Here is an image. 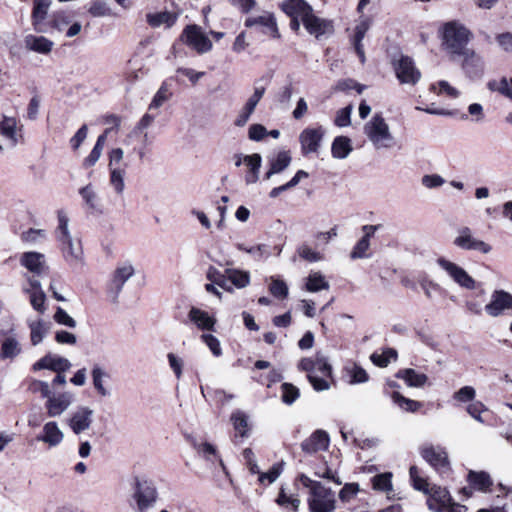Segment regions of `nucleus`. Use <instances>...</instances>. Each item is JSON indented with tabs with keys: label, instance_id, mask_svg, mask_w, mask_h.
I'll list each match as a JSON object with an SVG mask.
<instances>
[{
	"label": "nucleus",
	"instance_id": "f257e3e1",
	"mask_svg": "<svg viewBox=\"0 0 512 512\" xmlns=\"http://www.w3.org/2000/svg\"><path fill=\"white\" fill-rule=\"evenodd\" d=\"M440 34L443 49L452 57H463L465 64L469 59L480 60L479 56L467 47L473 34L463 23L456 20L446 22L441 27Z\"/></svg>",
	"mask_w": 512,
	"mask_h": 512
},
{
	"label": "nucleus",
	"instance_id": "f03ea898",
	"mask_svg": "<svg viewBox=\"0 0 512 512\" xmlns=\"http://www.w3.org/2000/svg\"><path fill=\"white\" fill-rule=\"evenodd\" d=\"M57 218L58 226L56 229V237L61 244L64 259L71 266H82L84 264L82 244L79 239L72 237L69 231V218L66 212L59 210Z\"/></svg>",
	"mask_w": 512,
	"mask_h": 512
},
{
	"label": "nucleus",
	"instance_id": "7ed1b4c3",
	"mask_svg": "<svg viewBox=\"0 0 512 512\" xmlns=\"http://www.w3.org/2000/svg\"><path fill=\"white\" fill-rule=\"evenodd\" d=\"M363 132L376 150H389L394 147L396 139L389 124L380 113L374 114L363 127Z\"/></svg>",
	"mask_w": 512,
	"mask_h": 512
},
{
	"label": "nucleus",
	"instance_id": "20e7f679",
	"mask_svg": "<svg viewBox=\"0 0 512 512\" xmlns=\"http://www.w3.org/2000/svg\"><path fill=\"white\" fill-rule=\"evenodd\" d=\"M428 508L434 512H466L467 508L453 502L448 490L439 486L431 487L427 498Z\"/></svg>",
	"mask_w": 512,
	"mask_h": 512
},
{
	"label": "nucleus",
	"instance_id": "39448f33",
	"mask_svg": "<svg viewBox=\"0 0 512 512\" xmlns=\"http://www.w3.org/2000/svg\"><path fill=\"white\" fill-rule=\"evenodd\" d=\"M158 498L155 485L148 480H135L133 499L136 502V511L146 512L152 508Z\"/></svg>",
	"mask_w": 512,
	"mask_h": 512
},
{
	"label": "nucleus",
	"instance_id": "423d86ee",
	"mask_svg": "<svg viewBox=\"0 0 512 512\" xmlns=\"http://www.w3.org/2000/svg\"><path fill=\"white\" fill-rule=\"evenodd\" d=\"M436 263L460 287L468 290L476 288V281L458 264L445 257H438Z\"/></svg>",
	"mask_w": 512,
	"mask_h": 512
},
{
	"label": "nucleus",
	"instance_id": "0eeeda50",
	"mask_svg": "<svg viewBox=\"0 0 512 512\" xmlns=\"http://www.w3.org/2000/svg\"><path fill=\"white\" fill-rule=\"evenodd\" d=\"M420 454L440 474L450 471V462L445 448L425 444L420 448Z\"/></svg>",
	"mask_w": 512,
	"mask_h": 512
},
{
	"label": "nucleus",
	"instance_id": "6e6552de",
	"mask_svg": "<svg viewBox=\"0 0 512 512\" xmlns=\"http://www.w3.org/2000/svg\"><path fill=\"white\" fill-rule=\"evenodd\" d=\"M454 246L466 251H478L488 254L492 247L488 243L476 238L469 227H461L453 240Z\"/></svg>",
	"mask_w": 512,
	"mask_h": 512
},
{
	"label": "nucleus",
	"instance_id": "1a4fd4ad",
	"mask_svg": "<svg viewBox=\"0 0 512 512\" xmlns=\"http://www.w3.org/2000/svg\"><path fill=\"white\" fill-rule=\"evenodd\" d=\"M335 494L325 486H317L308 498L310 512H332L335 509Z\"/></svg>",
	"mask_w": 512,
	"mask_h": 512
},
{
	"label": "nucleus",
	"instance_id": "9d476101",
	"mask_svg": "<svg viewBox=\"0 0 512 512\" xmlns=\"http://www.w3.org/2000/svg\"><path fill=\"white\" fill-rule=\"evenodd\" d=\"M395 73L401 84L415 85L421 79V72L414 61L408 56H402L395 64Z\"/></svg>",
	"mask_w": 512,
	"mask_h": 512
},
{
	"label": "nucleus",
	"instance_id": "9b49d317",
	"mask_svg": "<svg viewBox=\"0 0 512 512\" xmlns=\"http://www.w3.org/2000/svg\"><path fill=\"white\" fill-rule=\"evenodd\" d=\"M94 418V411L87 406L78 407L68 418L67 425L76 435L90 429Z\"/></svg>",
	"mask_w": 512,
	"mask_h": 512
},
{
	"label": "nucleus",
	"instance_id": "f8f14e48",
	"mask_svg": "<svg viewBox=\"0 0 512 512\" xmlns=\"http://www.w3.org/2000/svg\"><path fill=\"white\" fill-rule=\"evenodd\" d=\"M324 133L325 131L322 127L305 128L299 135L302 154L317 153L321 147Z\"/></svg>",
	"mask_w": 512,
	"mask_h": 512
},
{
	"label": "nucleus",
	"instance_id": "ddd939ff",
	"mask_svg": "<svg viewBox=\"0 0 512 512\" xmlns=\"http://www.w3.org/2000/svg\"><path fill=\"white\" fill-rule=\"evenodd\" d=\"M183 37H185L186 43L198 53H206L212 49L211 41L197 25L187 26L183 31Z\"/></svg>",
	"mask_w": 512,
	"mask_h": 512
},
{
	"label": "nucleus",
	"instance_id": "4468645a",
	"mask_svg": "<svg viewBox=\"0 0 512 512\" xmlns=\"http://www.w3.org/2000/svg\"><path fill=\"white\" fill-rule=\"evenodd\" d=\"M20 264L26 268L31 277L36 278L48 273V265L46 264L45 255L35 251L24 252L20 256Z\"/></svg>",
	"mask_w": 512,
	"mask_h": 512
},
{
	"label": "nucleus",
	"instance_id": "2eb2a0df",
	"mask_svg": "<svg viewBox=\"0 0 512 512\" xmlns=\"http://www.w3.org/2000/svg\"><path fill=\"white\" fill-rule=\"evenodd\" d=\"M0 359H14L22 351L20 342L14 332V329L0 330Z\"/></svg>",
	"mask_w": 512,
	"mask_h": 512
},
{
	"label": "nucleus",
	"instance_id": "dca6fc26",
	"mask_svg": "<svg viewBox=\"0 0 512 512\" xmlns=\"http://www.w3.org/2000/svg\"><path fill=\"white\" fill-rule=\"evenodd\" d=\"M508 310H512V294L504 290H495L485 311L492 317H498Z\"/></svg>",
	"mask_w": 512,
	"mask_h": 512
},
{
	"label": "nucleus",
	"instance_id": "f3484780",
	"mask_svg": "<svg viewBox=\"0 0 512 512\" xmlns=\"http://www.w3.org/2000/svg\"><path fill=\"white\" fill-rule=\"evenodd\" d=\"M245 26L249 28H260L263 33L273 38L279 37V31L275 17L270 12H263L260 15L248 17L245 20Z\"/></svg>",
	"mask_w": 512,
	"mask_h": 512
},
{
	"label": "nucleus",
	"instance_id": "a211bd4d",
	"mask_svg": "<svg viewBox=\"0 0 512 512\" xmlns=\"http://www.w3.org/2000/svg\"><path fill=\"white\" fill-rule=\"evenodd\" d=\"M298 368L308 373L320 374L325 377L332 376V367L327 359L320 353L314 358H303L298 364Z\"/></svg>",
	"mask_w": 512,
	"mask_h": 512
},
{
	"label": "nucleus",
	"instance_id": "6ab92c4d",
	"mask_svg": "<svg viewBox=\"0 0 512 512\" xmlns=\"http://www.w3.org/2000/svg\"><path fill=\"white\" fill-rule=\"evenodd\" d=\"M28 287H24L23 291L29 295L30 304L39 313L46 311L45 301L46 295L42 289L41 283L34 277H27Z\"/></svg>",
	"mask_w": 512,
	"mask_h": 512
},
{
	"label": "nucleus",
	"instance_id": "aec40b11",
	"mask_svg": "<svg viewBox=\"0 0 512 512\" xmlns=\"http://www.w3.org/2000/svg\"><path fill=\"white\" fill-rule=\"evenodd\" d=\"M73 403V395L69 392H63L58 395H50L45 403V408L49 417H58L62 415Z\"/></svg>",
	"mask_w": 512,
	"mask_h": 512
},
{
	"label": "nucleus",
	"instance_id": "412c9836",
	"mask_svg": "<svg viewBox=\"0 0 512 512\" xmlns=\"http://www.w3.org/2000/svg\"><path fill=\"white\" fill-rule=\"evenodd\" d=\"M71 367V363L68 359L58 356L47 354L32 366L34 371L48 369L57 373H63Z\"/></svg>",
	"mask_w": 512,
	"mask_h": 512
},
{
	"label": "nucleus",
	"instance_id": "4be33fe9",
	"mask_svg": "<svg viewBox=\"0 0 512 512\" xmlns=\"http://www.w3.org/2000/svg\"><path fill=\"white\" fill-rule=\"evenodd\" d=\"M467 481L470 485L469 488H463L462 492L468 497L471 496V489L488 492L490 487L493 485V481L490 475L485 471H474L469 470L467 475Z\"/></svg>",
	"mask_w": 512,
	"mask_h": 512
},
{
	"label": "nucleus",
	"instance_id": "5701e85b",
	"mask_svg": "<svg viewBox=\"0 0 512 512\" xmlns=\"http://www.w3.org/2000/svg\"><path fill=\"white\" fill-rule=\"evenodd\" d=\"M302 24L307 32L316 38L333 32L332 22L316 16L313 11L302 21Z\"/></svg>",
	"mask_w": 512,
	"mask_h": 512
},
{
	"label": "nucleus",
	"instance_id": "b1692460",
	"mask_svg": "<svg viewBox=\"0 0 512 512\" xmlns=\"http://www.w3.org/2000/svg\"><path fill=\"white\" fill-rule=\"evenodd\" d=\"M329 443L330 438L328 433L319 429L302 442L301 448L305 453L314 454L326 450L329 447Z\"/></svg>",
	"mask_w": 512,
	"mask_h": 512
},
{
	"label": "nucleus",
	"instance_id": "393cba45",
	"mask_svg": "<svg viewBox=\"0 0 512 512\" xmlns=\"http://www.w3.org/2000/svg\"><path fill=\"white\" fill-rule=\"evenodd\" d=\"M134 273L135 269L130 263H124L115 269L110 284L114 299H117L125 283L134 275Z\"/></svg>",
	"mask_w": 512,
	"mask_h": 512
},
{
	"label": "nucleus",
	"instance_id": "a878e982",
	"mask_svg": "<svg viewBox=\"0 0 512 512\" xmlns=\"http://www.w3.org/2000/svg\"><path fill=\"white\" fill-rule=\"evenodd\" d=\"M280 8L290 18H299L301 22L313 11L311 5L305 0H284Z\"/></svg>",
	"mask_w": 512,
	"mask_h": 512
},
{
	"label": "nucleus",
	"instance_id": "bb28decb",
	"mask_svg": "<svg viewBox=\"0 0 512 512\" xmlns=\"http://www.w3.org/2000/svg\"><path fill=\"white\" fill-rule=\"evenodd\" d=\"M36 439L49 447H56L63 442L64 433L57 422L49 421L44 424L41 434Z\"/></svg>",
	"mask_w": 512,
	"mask_h": 512
},
{
	"label": "nucleus",
	"instance_id": "cd10ccee",
	"mask_svg": "<svg viewBox=\"0 0 512 512\" xmlns=\"http://www.w3.org/2000/svg\"><path fill=\"white\" fill-rule=\"evenodd\" d=\"M51 0H34L32 12V24L36 32L45 33L47 31L46 18Z\"/></svg>",
	"mask_w": 512,
	"mask_h": 512
},
{
	"label": "nucleus",
	"instance_id": "c85d7f7f",
	"mask_svg": "<svg viewBox=\"0 0 512 512\" xmlns=\"http://www.w3.org/2000/svg\"><path fill=\"white\" fill-rule=\"evenodd\" d=\"M19 131L17 120L14 117L2 115L0 117V135L3 136L10 147H15L18 143Z\"/></svg>",
	"mask_w": 512,
	"mask_h": 512
},
{
	"label": "nucleus",
	"instance_id": "c756f323",
	"mask_svg": "<svg viewBox=\"0 0 512 512\" xmlns=\"http://www.w3.org/2000/svg\"><path fill=\"white\" fill-rule=\"evenodd\" d=\"M24 45L30 51L46 55L52 51L54 42L44 36L29 34L24 38Z\"/></svg>",
	"mask_w": 512,
	"mask_h": 512
},
{
	"label": "nucleus",
	"instance_id": "7c9ffc66",
	"mask_svg": "<svg viewBox=\"0 0 512 512\" xmlns=\"http://www.w3.org/2000/svg\"><path fill=\"white\" fill-rule=\"evenodd\" d=\"M188 318L201 330H214L216 320L204 310L192 307L188 313Z\"/></svg>",
	"mask_w": 512,
	"mask_h": 512
},
{
	"label": "nucleus",
	"instance_id": "2f4dec72",
	"mask_svg": "<svg viewBox=\"0 0 512 512\" xmlns=\"http://www.w3.org/2000/svg\"><path fill=\"white\" fill-rule=\"evenodd\" d=\"M194 449L196 450L199 457L210 463L219 462L221 468L225 470L223 460L221 459L216 447L213 444L208 442L194 443Z\"/></svg>",
	"mask_w": 512,
	"mask_h": 512
},
{
	"label": "nucleus",
	"instance_id": "473e14b6",
	"mask_svg": "<svg viewBox=\"0 0 512 512\" xmlns=\"http://www.w3.org/2000/svg\"><path fill=\"white\" fill-rule=\"evenodd\" d=\"M396 377L404 380L407 386L416 388L423 387L428 380L426 374L418 373L412 368L399 370Z\"/></svg>",
	"mask_w": 512,
	"mask_h": 512
},
{
	"label": "nucleus",
	"instance_id": "72a5a7b5",
	"mask_svg": "<svg viewBox=\"0 0 512 512\" xmlns=\"http://www.w3.org/2000/svg\"><path fill=\"white\" fill-rule=\"evenodd\" d=\"M30 329V340L33 346L40 344L50 330L51 324L41 319L30 321L28 323Z\"/></svg>",
	"mask_w": 512,
	"mask_h": 512
},
{
	"label": "nucleus",
	"instance_id": "f704fd0d",
	"mask_svg": "<svg viewBox=\"0 0 512 512\" xmlns=\"http://www.w3.org/2000/svg\"><path fill=\"white\" fill-rule=\"evenodd\" d=\"M291 163V156L288 151L279 152L270 160V168L265 174V179H270L274 174L281 173Z\"/></svg>",
	"mask_w": 512,
	"mask_h": 512
},
{
	"label": "nucleus",
	"instance_id": "c9c22d12",
	"mask_svg": "<svg viewBox=\"0 0 512 512\" xmlns=\"http://www.w3.org/2000/svg\"><path fill=\"white\" fill-rule=\"evenodd\" d=\"M351 139L346 136H337L331 146V154L335 159H345L352 152Z\"/></svg>",
	"mask_w": 512,
	"mask_h": 512
},
{
	"label": "nucleus",
	"instance_id": "e433bc0d",
	"mask_svg": "<svg viewBox=\"0 0 512 512\" xmlns=\"http://www.w3.org/2000/svg\"><path fill=\"white\" fill-rule=\"evenodd\" d=\"M177 20V15L168 11L157 12V13H148L146 15L147 23L153 27L158 28L161 25H166V27H172Z\"/></svg>",
	"mask_w": 512,
	"mask_h": 512
},
{
	"label": "nucleus",
	"instance_id": "4c0bfd02",
	"mask_svg": "<svg viewBox=\"0 0 512 512\" xmlns=\"http://www.w3.org/2000/svg\"><path fill=\"white\" fill-rule=\"evenodd\" d=\"M370 28V21L367 18H363L359 21V23L355 27V35H354V47L356 50L357 55L360 58V61L364 63L365 61V54L364 49L362 45V40L365 37L366 32Z\"/></svg>",
	"mask_w": 512,
	"mask_h": 512
},
{
	"label": "nucleus",
	"instance_id": "58836bf2",
	"mask_svg": "<svg viewBox=\"0 0 512 512\" xmlns=\"http://www.w3.org/2000/svg\"><path fill=\"white\" fill-rule=\"evenodd\" d=\"M108 132H109V130L107 129L103 134L98 136L93 149L91 150L90 154L83 161L84 168L93 167L97 163V161L100 159L106 139H107Z\"/></svg>",
	"mask_w": 512,
	"mask_h": 512
},
{
	"label": "nucleus",
	"instance_id": "ea45409f",
	"mask_svg": "<svg viewBox=\"0 0 512 512\" xmlns=\"http://www.w3.org/2000/svg\"><path fill=\"white\" fill-rule=\"evenodd\" d=\"M226 274L228 277V283L230 282L231 286L236 287L238 289H242L247 287L250 284V274L248 271H243L234 268H227Z\"/></svg>",
	"mask_w": 512,
	"mask_h": 512
},
{
	"label": "nucleus",
	"instance_id": "a19ab883",
	"mask_svg": "<svg viewBox=\"0 0 512 512\" xmlns=\"http://www.w3.org/2000/svg\"><path fill=\"white\" fill-rule=\"evenodd\" d=\"M109 169V184L117 195H122L125 190V176L126 169L123 168H108Z\"/></svg>",
	"mask_w": 512,
	"mask_h": 512
},
{
	"label": "nucleus",
	"instance_id": "79ce46f5",
	"mask_svg": "<svg viewBox=\"0 0 512 512\" xmlns=\"http://www.w3.org/2000/svg\"><path fill=\"white\" fill-rule=\"evenodd\" d=\"M329 287V283L320 272H311L306 279L305 288L309 292L328 290Z\"/></svg>",
	"mask_w": 512,
	"mask_h": 512
},
{
	"label": "nucleus",
	"instance_id": "37998d69",
	"mask_svg": "<svg viewBox=\"0 0 512 512\" xmlns=\"http://www.w3.org/2000/svg\"><path fill=\"white\" fill-rule=\"evenodd\" d=\"M207 279L212 282L213 284H216L217 286L221 287L227 292L232 293L233 288L228 283V277L226 274V271L224 273H221L218 269H216L213 266H210L206 273Z\"/></svg>",
	"mask_w": 512,
	"mask_h": 512
},
{
	"label": "nucleus",
	"instance_id": "c03bdc74",
	"mask_svg": "<svg viewBox=\"0 0 512 512\" xmlns=\"http://www.w3.org/2000/svg\"><path fill=\"white\" fill-rule=\"evenodd\" d=\"M244 163L249 167L251 174L246 177L248 184L257 182L259 178V169L261 167L262 158L259 154L255 153L243 157Z\"/></svg>",
	"mask_w": 512,
	"mask_h": 512
},
{
	"label": "nucleus",
	"instance_id": "a18cd8bd",
	"mask_svg": "<svg viewBox=\"0 0 512 512\" xmlns=\"http://www.w3.org/2000/svg\"><path fill=\"white\" fill-rule=\"evenodd\" d=\"M93 386L102 397L110 395L109 390L104 386V380L108 377V374L100 366L95 365L92 369Z\"/></svg>",
	"mask_w": 512,
	"mask_h": 512
},
{
	"label": "nucleus",
	"instance_id": "49530a36",
	"mask_svg": "<svg viewBox=\"0 0 512 512\" xmlns=\"http://www.w3.org/2000/svg\"><path fill=\"white\" fill-rule=\"evenodd\" d=\"M231 421L233 423V427H234L235 431L237 432V434L240 437H246L248 434V417H247V415L244 412L237 410L232 413Z\"/></svg>",
	"mask_w": 512,
	"mask_h": 512
},
{
	"label": "nucleus",
	"instance_id": "de8ad7c7",
	"mask_svg": "<svg viewBox=\"0 0 512 512\" xmlns=\"http://www.w3.org/2000/svg\"><path fill=\"white\" fill-rule=\"evenodd\" d=\"M391 398L402 410L407 412H416L422 406L418 401L409 399L401 395L399 392H393Z\"/></svg>",
	"mask_w": 512,
	"mask_h": 512
},
{
	"label": "nucleus",
	"instance_id": "09e8293b",
	"mask_svg": "<svg viewBox=\"0 0 512 512\" xmlns=\"http://www.w3.org/2000/svg\"><path fill=\"white\" fill-rule=\"evenodd\" d=\"M370 359L376 366L386 367L391 361H395L397 359V352L392 348H388L382 353L371 354Z\"/></svg>",
	"mask_w": 512,
	"mask_h": 512
},
{
	"label": "nucleus",
	"instance_id": "8fccbe9b",
	"mask_svg": "<svg viewBox=\"0 0 512 512\" xmlns=\"http://www.w3.org/2000/svg\"><path fill=\"white\" fill-rule=\"evenodd\" d=\"M285 466V461L275 463L267 472L259 473V482L264 484L267 481L269 484L274 483L282 474Z\"/></svg>",
	"mask_w": 512,
	"mask_h": 512
},
{
	"label": "nucleus",
	"instance_id": "3c124183",
	"mask_svg": "<svg viewBox=\"0 0 512 512\" xmlns=\"http://www.w3.org/2000/svg\"><path fill=\"white\" fill-rule=\"evenodd\" d=\"M270 280H271V283L269 286L270 293L278 299H285L289 293V288H288L287 284L283 280H280L279 278L274 277V276H272L270 278Z\"/></svg>",
	"mask_w": 512,
	"mask_h": 512
},
{
	"label": "nucleus",
	"instance_id": "603ef678",
	"mask_svg": "<svg viewBox=\"0 0 512 512\" xmlns=\"http://www.w3.org/2000/svg\"><path fill=\"white\" fill-rule=\"evenodd\" d=\"M79 194L90 209L96 210L98 208V195L91 184L82 187Z\"/></svg>",
	"mask_w": 512,
	"mask_h": 512
},
{
	"label": "nucleus",
	"instance_id": "864d4df0",
	"mask_svg": "<svg viewBox=\"0 0 512 512\" xmlns=\"http://www.w3.org/2000/svg\"><path fill=\"white\" fill-rule=\"evenodd\" d=\"M348 376L350 377V384L365 383L369 380L368 373L357 364H353L351 367L346 369Z\"/></svg>",
	"mask_w": 512,
	"mask_h": 512
},
{
	"label": "nucleus",
	"instance_id": "5fc2aeb1",
	"mask_svg": "<svg viewBox=\"0 0 512 512\" xmlns=\"http://www.w3.org/2000/svg\"><path fill=\"white\" fill-rule=\"evenodd\" d=\"M489 88L512 100V78L504 77L499 81L490 82Z\"/></svg>",
	"mask_w": 512,
	"mask_h": 512
},
{
	"label": "nucleus",
	"instance_id": "6e6d98bb",
	"mask_svg": "<svg viewBox=\"0 0 512 512\" xmlns=\"http://www.w3.org/2000/svg\"><path fill=\"white\" fill-rule=\"evenodd\" d=\"M392 474L389 472L378 474L372 478V485L375 490L389 492L392 490Z\"/></svg>",
	"mask_w": 512,
	"mask_h": 512
},
{
	"label": "nucleus",
	"instance_id": "4d7b16f0",
	"mask_svg": "<svg viewBox=\"0 0 512 512\" xmlns=\"http://www.w3.org/2000/svg\"><path fill=\"white\" fill-rule=\"evenodd\" d=\"M171 96L172 93L169 91L168 86L166 85V83H163L156 92V94L154 95L149 105V109L151 110L161 107L166 101L170 99Z\"/></svg>",
	"mask_w": 512,
	"mask_h": 512
},
{
	"label": "nucleus",
	"instance_id": "13d9d810",
	"mask_svg": "<svg viewBox=\"0 0 512 512\" xmlns=\"http://www.w3.org/2000/svg\"><path fill=\"white\" fill-rule=\"evenodd\" d=\"M282 390V401L287 404H293L300 396L299 389L291 383H283L281 385Z\"/></svg>",
	"mask_w": 512,
	"mask_h": 512
},
{
	"label": "nucleus",
	"instance_id": "bf43d9fd",
	"mask_svg": "<svg viewBox=\"0 0 512 512\" xmlns=\"http://www.w3.org/2000/svg\"><path fill=\"white\" fill-rule=\"evenodd\" d=\"M369 248H370V241H368L367 239L361 238L356 243L353 250L351 251V254H350L351 259L368 258L370 256L368 253Z\"/></svg>",
	"mask_w": 512,
	"mask_h": 512
},
{
	"label": "nucleus",
	"instance_id": "052dcab7",
	"mask_svg": "<svg viewBox=\"0 0 512 512\" xmlns=\"http://www.w3.org/2000/svg\"><path fill=\"white\" fill-rule=\"evenodd\" d=\"M352 105H348L337 111L334 124L338 127H347L351 124Z\"/></svg>",
	"mask_w": 512,
	"mask_h": 512
},
{
	"label": "nucleus",
	"instance_id": "680f3d73",
	"mask_svg": "<svg viewBox=\"0 0 512 512\" xmlns=\"http://www.w3.org/2000/svg\"><path fill=\"white\" fill-rule=\"evenodd\" d=\"M475 397L476 390L472 386H463L453 394V399L460 403L473 401Z\"/></svg>",
	"mask_w": 512,
	"mask_h": 512
},
{
	"label": "nucleus",
	"instance_id": "e2e57ef3",
	"mask_svg": "<svg viewBox=\"0 0 512 512\" xmlns=\"http://www.w3.org/2000/svg\"><path fill=\"white\" fill-rule=\"evenodd\" d=\"M276 503L282 507H285L288 504H290L293 508V511L297 512L301 502L300 499L296 497L288 496L285 493L284 488H281L278 497L276 498Z\"/></svg>",
	"mask_w": 512,
	"mask_h": 512
},
{
	"label": "nucleus",
	"instance_id": "0e129e2a",
	"mask_svg": "<svg viewBox=\"0 0 512 512\" xmlns=\"http://www.w3.org/2000/svg\"><path fill=\"white\" fill-rule=\"evenodd\" d=\"M54 320L63 326L69 327V328H75L76 327V321L74 318H72L63 308L57 307L55 314H54Z\"/></svg>",
	"mask_w": 512,
	"mask_h": 512
},
{
	"label": "nucleus",
	"instance_id": "69168bd1",
	"mask_svg": "<svg viewBox=\"0 0 512 512\" xmlns=\"http://www.w3.org/2000/svg\"><path fill=\"white\" fill-rule=\"evenodd\" d=\"M201 340L207 345L212 354L215 357H219L222 355L221 344L218 338L213 336L212 334H202Z\"/></svg>",
	"mask_w": 512,
	"mask_h": 512
},
{
	"label": "nucleus",
	"instance_id": "338daca9",
	"mask_svg": "<svg viewBox=\"0 0 512 512\" xmlns=\"http://www.w3.org/2000/svg\"><path fill=\"white\" fill-rule=\"evenodd\" d=\"M307 377L314 390L316 391H325L330 388V384L327 380L329 377L316 375L315 373H308Z\"/></svg>",
	"mask_w": 512,
	"mask_h": 512
},
{
	"label": "nucleus",
	"instance_id": "774afa93",
	"mask_svg": "<svg viewBox=\"0 0 512 512\" xmlns=\"http://www.w3.org/2000/svg\"><path fill=\"white\" fill-rule=\"evenodd\" d=\"M265 87L264 86H255L253 94L249 97L244 107L247 109L248 112H254L258 102L261 100L265 93Z\"/></svg>",
	"mask_w": 512,
	"mask_h": 512
}]
</instances>
